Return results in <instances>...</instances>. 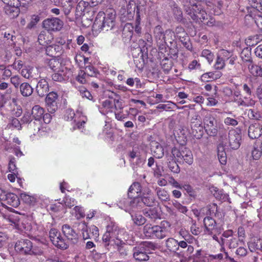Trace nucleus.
<instances>
[{
    "instance_id": "6",
    "label": "nucleus",
    "mask_w": 262,
    "mask_h": 262,
    "mask_svg": "<svg viewBox=\"0 0 262 262\" xmlns=\"http://www.w3.org/2000/svg\"><path fill=\"white\" fill-rule=\"evenodd\" d=\"M82 110V108L79 106L75 113L71 108L67 109L64 114V118L67 120H73L77 127L80 129L87 121L86 116L83 114Z\"/></svg>"
},
{
    "instance_id": "63",
    "label": "nucleus",
    "mask_w": 262,
    "mask_h": 262,
    "mask_svg": "<svg viewBox=\"0 0 262 262\" xmlns=\"http://www.w3.org/2000/svg\"><path fill=\"white\" fill-rule=\"evenodd\" d=\"M69 39V38L66 36H59L56 38L54 44L56 46H59L62 49V46Z\"/></svg>"
},
{
    "instance_id": "1",
    "label": "nucleus",
    "mask_w": 262,
    "mask_h": 262,
    "mask_svg": "<svg viewBox=\"0 0 262 262\" xmlns=\"http://www.w3.org/2000/svg\"><path fill=\"white\" fill-rule=\"evenodd\" d=\"M32 115L35 120V131L37 130L36 133L30 136L32 140L35 139L36 136L37 137L46 136L49 130V127L48 124L51 121V116L50 114L45 113L44 109L39 105H36L32 109Z\"/></svg>"
},
{
    "instance_id": "55",
    "label": "nucleus",
    "mask_w": 262,
    "mask_h": 262,
    "mask_svg": "<svg viewBox=\"0 0 262 262\" xmlns=\"http://www.w3.org/2000/svg\"><path fill=\"white\" fill-rule=\"evenodd\" d=\"M171 154L172 155V157L168 159L167 160L172 161L174 158L178 159V160L182 159L183 150L180 151L176 148H173L172 149Z\"/></svg>"
},
{
    "instance_id": "9",
    "label": "nucleus",
    "mask_w": 262,
    "mask_h": 262,
    "mask_svg": "<svg viewBox=\"0 0 262 262\" xmlns=\"http://www.w3.org/2000/svg\"><path fill=\"white\" fill-rule=\"evenodd\" d=\"M49 237L53 244L56 247L66 249L68 247V243L63 238L61 233L55 228H51L49 232Z\"/></svg>"
},
{
    "instance_id": "61",
    "label": "nucleus",
    "mask_w": 262,
    "mask_h": 262,
    "mask_svg": "<svg viewBox=\"0 0 262 262\" xmlns=\"http://www.w3.org/2000/svg\"><path fill=\"white\" fill-rule=\"evenodd\" d=\"M16 160L14 157H11L9 159V162L8 164V169L10 172L13 173H15L17 172V169L15 165Z\"/></svg>"
},
{
    "instance_id": "43",
    "label": "nucleus",
    "mask_w": 262,
    "mask_h": 262,
    "mask_svg": "<svg viewBox=\"0 0 262 262\" xmlns=\"http://www.w3.org/2000/svg\"><path fill=\"white\" fill-rule=\"evenodd\" d=\"M154 34L156 38L161 41L165 40V34L161 26H157L154 30Z\"/></svg>"
},
{
    "instance_id": "8",
    "label": "nucleus",
    "mask_w": 262,
    "mask_h": 262,
    "mask_svg": "<svg viewBox=\"0 0 262 262\" xmlns=\"http://www.w3.org/2000/svg\"><path fill=\"white\" fill-rule=\"evenodd\" d=\"M141 248L144 249L145 251H142L139 248H135L134 250V258L139 261H144L148 259V256L147 255L145 251L153 250L155 248V245L150 242L145 241L140 244Z\"/></svg>"
},
{
    "instance_id": "49",
    "label": "nucleus",
    "mask_w": 262,
    "mask_h": 262,
    "mask_svg": "<svg viewBox=\"0 0 262 262\" xmlns=\"http://www.w3.org/2000/svg\"><path fill=\"white\" fill-rule=\"evenodd\" d=\"M40 20V16L38 15L34 14L31 16L30 22L27 25L28 29L34 27Z\"/></svg>"
},
{
    "instance_id": "48",
    "label": "nucleus",
    "mask_w": 262,
    "mask_h": 262,
    "mask_svg": "<svg viewBox=\"0 0 262 262\" xmlns=\"http://www.w3.org/2000/svg\"><path fill=\"white\" fill-rule=\"evenodd\" d=\"M14 226L18 229L23 231L24 229L26 231H30L31 229L30 225L29 224L25 225L23 222L18 221L17 222H13Z\"/></svg>"
},
{
    "instance_id": "44",
    "label": "nucleus",
    "mask_w": 262,
    "mask_h": 262,
    "mask_svg": "<svg viewBox=\"0 0 262 262\" xmlns=\"http://www.w3.org/2000/svg\"><path fill=\"white\" fill-rule=\"evenodd\" d=\"M217 156L221 164L222 165L225 164L227 162V157L226 154L223 146H219L218 147Z\"/></svg>"
},
{
    "instance_id": "50",
    "label": "nucleus",
    "mask_w": 262,
    "mask_h": 262,
    "mask_svg": "<svg viewBox=\"0 0 262 262\" xmlns=\"http://www.w3.org/2000/svg\"><path fill=\"white\" fill-rule=\"evenodd\" d=\"M217 55L226 61L231 57L232 53L227 50L222 49L218 52Z\"/></svg>"
},
{
    "instance_id": "60",
    "label": "nucleus",
    "mask_w": 262,
    "mask_h": 262,
    "mask_svg": "<svg viewBox=\"0 0 262 262\" xmlns=\"http://www.w3.org/2000/svg\"><path fill=\"white\" fill-rule=\"evenodd\" d=\"M74 48V44L72 42V40L69 39L62 46L61 52H67L70 50H72Z\"/></svg>"
},
{
    "instance_id": "7",
    "label": "nucleus",
    "mask_w": 262,
    "mask_h": 262,
    "mask_svg": "<svg viewBox=\"0 0 262 262\" xmlns=\"http://www.w3.org/2000/svg\"><path fill=\"white\" fill-rule=\"evenodd\" d=\"M143 233L147 237L163 238L166 236V229L160 226L147 224L144 227Z\"/></svg>"
},
{
    "instance_id": "14",
    "label": "nucleus",
    "mask_w": 262,
    "mask_h": 262,
    "mask_svg": "<svg viewBox=\"0 0 262 262\" xmlns=\"http://www.w3.org/2000/svg\"><path fill=\"white\" fill-rule=\"evenodd\" d=\"M32 244L29 239H20L18 241L15 245L16 251L21 254H28L31 251Z\"/></svg>"
},
{
    "instance_id": "3",
    "label": "nucleus",
    "mask_w": 262,
    "mask_h": 262,
    "mask_svg": "<svg viewBox=\"0 0 262 262\" xmlns=\"http://www.w3.org/2000/svg\"><path fill=\"white\" fill-rule=\"evenodd\" d=\"M115 13L114 10L108 11L106 14L100 11L97 15L93 27L98 30L108 31L115 26Z\"/></svg>"
},
{
    "instance_id": "18",
    "label": "nucleus",
    "mask_w": 262,
    "mask_h": 262,
    "mask_svg": "<svg viewBox=\"0 0 262 262\" xmlns=\"http://www.w3.org/2000/svg\"><path fill=\"white\" fill-rule=\"evenodd\" d=\"M262 134V123H255L249 127L248 135L252 139L259 138Z\"/></svg>"
},
{
    "instance_id": "20",
    "label": "nucleus",
    "mask_w": 262,
    "mask_h": 262,
    "mask_svg": "<svg viewBox=\"0 0 262 262\" xmlns=\"http://www.w3.org/2000/svg\"><path fill=\"white\" fill-rule=\"evenodd\" d=\"M250 54L249 52L247 53V55H245V56L247 57L245 60L249 62L248 67L250 72L254 76L262 77V64L260 66L253 64L250 60Z\"/></svg>"
},
{
    "instance_id": "52",
    "label": "nucleus",
    "mask_w": 262,
    "mask_h": 262,
    "mask_svg": "<svg viewBox=\"0 0 262 262\" xmlns=\"http://www.w3.org/2000/svg\"><path fill=\"white\" fill-rule=\"evenodd\" d=\"M22 80L20 76L18 75H14L10 78V82L14 85L15 88L18 89L20 87Z\"/></svg>"
},
{
    "instance_id": "5",
    "label": "nucleus",
    "mask_w": 262,
    "mask_h": 262,
    "mask_svg": "<svg viewBox=\"0 0 262 262\" xmlns=\"http://www.w3.org/2000/svg\"><path fill=\"white\" fill-rule=\"evenodd\" d=\"M143 203L141 197H132L123 198L118 203V206L120 208L125 210L126 212H135L136 210L140 209Z\"/></svg>"
},
{
    "instance_id": "2",
    "label": "nucleus",
    "mask_w": 262,
    "mask_h": 262,
    "mask_svg": "<svg viewBox=\"0 0 262 262\" xmlns=\"http://www.w3.org/2000/svg\"><path fill=\"white\" fill-rule=\"evenodd\" d=\"M125 235L123 230L118 229L114 223H111L106 227V232L103 235L102 241L105 246L115 245L119 249L124 244V241L128 239Z\"/></svg>"
},
{
    "instance_id": "15",
    "label": "nucleus",
    "mask_w": 262,
    "mask_h": 262,
    "mask_svg": "<svg viewBox=\"0 0 262 262\" xmlns=\"http://www.w3.org/2000/svg\"><path fill=\"white\" fill-rule=\"evenodd\" d=\"M58 98V95L55 92H51L49 93L46 98V103L48 107V111L53 113L55 112L57 108V99Z\"/></svg>"
},
{
    "instance_id": "56",
    "label": "nucleus",
    "mask_w": 262,
    "mask_h": 262,
    "mask_svg": "<svg viewBox=\"0 0 262 262\" xmlns=\"http://www.w3.org/2000/svg\"><path fill=\"white\" fill-rule=\"evenodd\" d=\"M225 61L224 59L217 55V58L214 65V68L216 70H222L225 66Z\"/></svg>"
},
{
    "instance_id": "11",
    "label": "nucleus",
    "mask_w": 262,
    "mask_h": 262,
    "mask_svg": "<svg viewBox=\"0 0 262 262\" xmlns=\"http://www.w3.org/2000/svg\"><path fill=\"white\" fill-rule=\"evenodd\" d=\"M63 25V21L56 17L48 18L42 22L43 27L49 32L58 31L62 28Z\"/></svg>"
},
{
    "instance_id": "59",
    "label": "nucleus",
    "mask_w": 262,
    "mask_h": 262,
    "mask_svg": "<svg viewBox=\"0 0 262 262\" xmlns=\"http://www.w3.org/2000/svg\"><path fill=\"white\" fill-rule=\"evenodd\" d=\"M89 230L92 235L91 238L97 239L99 235L98 228L95 225H91L89 227Z\"/></svg>"
},
{
    "instance_id": "30",
    "label": "nucleus",
    "mask_w": 262,
    "mask_h": 262,
    "mask_svg": "<svg viewBox=\"0 0 262 262\" xmlns=\"http://www.w3.org/2000/svg\"><path fill=\"white\" fill-rule=\"evenodd\" d=\"M36 91L40 96H43L49 91L48 82L44 79L40 80L36 86Z\"/></svg>"
},
{
    "instance_id": "62",
    "label": "nucleus",
    "mask_w": 262,
    "mask_h": 262,
    "mask_svg": "<svg viewBox=\"0 0 262 262\" xmlns=\"http://www.w3.org/2000/svg\"><path fill=\"white\" fill-rule=\"evenodd\" d=\"M192 128V134L193 136L197 139L201 138L203 134V126L199 125L198 127V129H195L193 127Z\"/></svg>"
},
{
    "instance_id": "47",
    "label": "nucleus",
    "mask_w": 262,
    "mask_h": 262,
    "mask_svg": "<svg viewBox=\"0 0 262 262\" xmlns=\"http://www.w3.org/2000/svg\"><path fill=\"white\" fill-rule=\"evenodd\" d=\"M157 194L159 199L163 201H166L169 199V194L167 191L163 189L157 188Z\"/></svg>"
},
{
    "instance_id": "31",
    "label": "nucleus",
    "mask_w": 262,
    "mask_h": 262,
    "mask_svg": "<svg viewBox=\"0 0 262 262\" xmlns=\"http://www.w3.org/2000/svg\"><path fill=\"white\" fill-rule=\"evenodd\" d=\"M20 197L23 202L30 205H34L39 199L36 194L31 195L25 192L21 193Z\"/></svg>"
},
{
    "instance_id": "37",
    "label": "nucleus",
    "mask_w": 262,
    "mask_h": 262,
    "mask_svg": "<svg viewBox=\"0 0 262 262\" xmlns=\"http://www.w3.org/2000/svg\"><path fill=\"white\" fill-rule=\"evenodd\" d=\"M46 52L47 55L53 57L56 53H60L61 52V48L59 46H56L55 44L48 45L46 47Z\"/></svg>"
},
{
    "instance_id": "57",
    "label": "nucleus",
    "mask_w": 262,
    "mask_h": 262,
    "mask_svg": "<svg viewBox=\"0 0 262 262\" xmlns=\"http://www.w3.org/2000/svg\"><path fill=\"white\" fill-rule=\"evenodd\" d=\"M79 91L82 97H85L90 100H93V96L83 86L79 87Z\"/></svg>"
},
{
    "instance_id": "13",
    "label": "nucleus",
    "mask_w": 262,
    "mask_h": 262,
    "mask_svg": "<svg viewBox=\"0 0 262 262\" xmlns=\"http://www.w3.org/2000/svg\"><path fill=\"white\" fill-rule=\"evenodd\" d=\"M241 140V132L238 130L233 129L229 133V142L230 147L233 149L238 148Z\"/></svg>"
},
{
    "instance_id": "45",
    "label": "nucleus",
    "mask_w": 262,
    "mask_h": 262,
    "mask_svg": "<svg viewBox=\"0 0 262 262\" xmlns=\"http://www.w3.org/2000/svg\"><path fill=\"white\" fill-rule=\"evenodd\" d=\"M72 213L75 215L77 219L83 218L85 216L84 210L82 207L79 206H76L74 208Z\"/></svg>"
},
{
    "instance_id": "28",
    "label": "nucleus",
    "mask_w": 262,
    "mask_h": 262,
    "mask_svg": "<svg viewBox=\"0 0 262 262\" xmlns=\"http://www.w3.org/2000/svg\"><path fill=\"white\" fill-rule=\"evenodd\" d=\"M19 5H12L4 6V9L6 14L11 18L17 16L19 13Z\"/></svg>"
},
{
    "instance_id": "22",
    "label": "nucleus",
    "mask_w": 262,
    "mask_h": 262,
    "mask_svg": "<svg viewBox=\"0 0 262 262\" xmlns=\"http://www.w3.org/2000/svg\"><path fill=\"white\" fill-rule=\"evenodd\" d=\"M53 40V35L48 31H42L38 35V41L40 45L47 46Z\"/></svg>"
},
{
    "instance_id": "33",
    "label": "nucleus",
    "mask_w": 262,
    "mask_h": 262,
    "mask_svg": "<svg viewBox=\"0 0 262 262\" xmlns=\"http://www.w3.org/2000/svg\"><path fill=\"white\" fill-rule=\"evenodd\" d=\"M222 76L221 72H209L202 75L201 79L203 81H209L212 80H215L220 78Z\"/></svg>"
},
{
    "instance_id": "23",
    "label": "nucleus",
    "mask_w": 262,
    "mask_h": 262,
    "mask_svg": "<svg viewBox=\"0 0 262 262\" xmlns=\"http://www.w3.org/2000/svg\"><path fill=\"white\" fill-rule=\"evenodd\" d=\"M144 189L141 190V185L139 183L136 182L133 183L129 187L128 193V196L132 198V197H140L143 195Z\"/></svg>"
},
{
    "instance_id": "40",
    "label": "nucleus",
    "mask_w": 262,
    "mask_h": 262,
    "mask_svg": "<svg viewBox=\"0 0 262 262\" xmlns=\"http://www.w3.org/2000/svg\"><path fill=\"white\" fill-rule=\"evenodd\" d=\"M178 241L173 238H169L166 242L167 248L171 251H175L179 249Z\"/></svg>"
},
{
    "instance_id": "58",
    "label": "nucleus",
    "mask_w": 262,
    "mask_h": 262,
    "mask_svg": "<svg viewBox=\"0 0 262 262\" xmlns=\"http://www.w3.org/2000/svg\"><path fill=\"white\" fill-rule=\"evenodd\" d=\"M75 61L78 66H82L88 61V58H85L81 54H77L75 57Z\"/></svg>"
},
{
    "instance_id": "42",
    "label": "nucleus",
    "mask_w": 262,
    "mask_h": 262,
    "mask_svg": "<svg viewBox=\"0 0 262 262\" xmlns=\"http://www.w3.org/2000/svg\"><path fill=\"white\" fill-rule=\"evenodd\" d=\"M261 40L262 36L256 35L249 36L248 38L246 39V43L248 46H254Z\"/></svg>"
},
{
    "instance_id": "21",
    "label": "nucleus",
    "mask_w": 262,
    "mask_h": 262,
    "mask_svg": "<svg viewBox=\"0 0 262 262\" xmlns=\"http://www.w3.org/2000/svg\"><path fill=\"white\" fill-rule=\"evenodd\" d=\"M49 66L54 72L61 70L62 68L68 67L67 62L61 58H52L49 61Z\"/></svg>"
},
{
    "instance_id": "46",
    "label": "nucleus",
    "mask_w": 262,
    "mask_h": 262,
    "mask_svg": "<svg viewBox=\"0 0 262 262\" xmlns=\"http://www.w3.org/2000/svg\"><path fill=\"white\" fill-rule=\"evenodd\" d=\"M201 56L205 58L209 64L212 63L214 57L213 53L207 49H205L202 51Z\"/></svg>"
},
{
    "instance_id": "4",
    "label": "nucleus",
    "mask_w": 262,
    "mask_h": 262,
    "mask_svg": "<svg viewBox=\"0 0 262 262\" xmlns=\"http://www.w3.org/2000/svg\"><path fill=\"white\" fill-rule=\"evenodd\" d=\"M185 10L188 15L195 21L199 19L203 21L207 19V15L206 12L200 4L194 3L193 0H191L187 5H185Z\"/></svg>"
},
{
    "instance_id": "12",
    "label": "nucleus",
    "mask_w": 262,
    "mask_h": 262,
    "mask_svg": "<svg viewBox=\"0 0 262 262\" xmlns=\"http://www.w3.org/2000/svg\"><path fill=\"white\" fill-rule=\"evenodd\" d=\"M72 75V71L68 67H63L61 70L55 71L52 77L53 80L61 82L69 79Z\"/></svg>"
},
{
    "instance_id": "16",
    "label": "nucleus",
    "mask_w": 262,
    "mask_h": 262,
    "mask_svg": "<svg viewBox=\"0 0 262 262\" xmlns=\"http://www.w3.org/2000/svg\"><path fill=\"white\" fill-rule=\"evenodd\" d=\"M62 230L67 240L73 244L77 243L78 235L69 225L67 224L63 225Z\"/></svg>"
},
{
    "instance_id": "35",
    "label": "nucleus",
    "mask_w": 262,
    "mask_h": 262,
    "mask_svg": "<svg viewBox=\"0 0 262 262\" xmlns=\"http://www.w3.org/2000/svg\"><path fill=\"white\" fill-rule=\"evenodd\" d=\"M20 92L24 97H29L32 95L33 89L27 82L22 83L19 87Z\"/></svg>"
},
{
    "instance_id": "51",
    "label": "nucleus",
    "mask_w": 262,
    "mask_h": 262,
    "mask_svg": "<svg viewBox=\"0 0 262 262\" xmlns=\"http://www.w3.org/2000/svg\"><path fill=\"white\" fill-rule=\"evenodd\" d=\"M209 190L216 199L219 200L222 199L223 191L222 190H220L218 188L214 186H211Z\"/></svg>"
},
{
    "instance_id": "19",
    "label": "nucleus",
    "mask_w": 262,
    "mask_h": 262,
    "mask_svg": "<svg viewBox=\"0 0 262 262\" xmlns=\"http://www.w3.org/2000/svg\"><path fill=\"white\" fill-rule=\"evenodd\" d=\"M105 92L111 93V94H108L109 98H113L115 97L113 105L115 109L117 110H122L124 106V102L123 99H121V96L110 89L106 90Z\"/></svg>"
},
{
    "instance_id": "27",
    "label": "nucleus",
    "mask_w": 262,
    "mask_h": 262,
    "mask_svg": "<svg viewBox=\"0 0 262 262\" xmlns=\"http://www.w3.org/2000/svg\"><path fill=\"white\" fill-rule=\"evenodd\" d=\"M204 224L206 228V231L209 234H213L215 232L216 223L215 221L210 217H206L204 219Z\"/></svg>"
},
{
    "instance_id": "26",
    "label": "nucleus",
    "mask_w": 262,
    "mask_h": 262,
    "mask_svg": "<svg viewBox=\"0 0 262 262\" xmlns=\"http://www.w3.org/2000/svg\"><path fill=\"white\" fill-rule=\"evenodd\" d=\"M141 200L143 204L146 205L147 206H151L154 203V198L151 196V191L149 188H146L144 189L143 195L141 197Z\"/></svg>"
},
{
    "instance_id": "29",
    "label": "nucleus",
    "mask_w": 262,
    "mask_h": 262,
    "mask_svg": "<svg viewBox=\"0 0 262 262\" xmlns=\"http://www.w3.org/2000/svg\"><path fill=\"white\" fill-rule=\"evenodd\" d=\"M113 108L114 105L112 102L108 99L103 101L99 107L100 112L103 115L113 112Z\"/></svg>"
},
{
    "instance_id": "41",
    "label": "nucleus",
    "mask_w": 262,
    "mask_h": 262,
    "mask_svg": "<svg viewBox=\"0 0 262 262\" xmlns=\"http://www.w3.org/2000/svg\"><path fill=\"white\" fill-rule=\"evenodd\" d=\"M144 214L151 219H156L159 217L157 209L155 207L147 208L144 210Z\"/></svg>"
},
{
    "instance_id": "32",
    "label": "nucleus",
    "mask_w": 262,
    "mask_h": 262,
    "mask_svg": "<svg viewBox=\"0 0 262 262\" xmlns=\"http://www.w3.org/2000/svg\"><path fill=\"white\" fill-rule=\"evenodd\" d=\"M132 220L134 224L137 226L143 225L146 222V220L142 215L138 212H130Z\"/></svg>"
},
{
    "instance_id": "10",
    "label": "nucleus",
    "mask_w": 262,
    "mask_h": 262,
    "mask_svg": "<svg viewBox=\"0 0 262 262\" xmlns=\"http://www.w3.org/2000/svg\"><path fill=\"white\" fill-rule=\"evenodd\" d=\"M204 128L207 134L210 136H215L222 125L219 124L215 118L210 115L204 119Z\"/></svg>"
},
{
    "instance_id": "53",
    "label": "nucleus",
    "mask_w": 262,
    "mask_h": 262,
    "mask_svg": "<svg viewBox=\"0 0 262 262\" xmlns=\"http://www.w3.org/2000/svg\"><path fill=\"white\" fill-rule=\"evenodd\" d=\"M238 105H244L246 106H253L255 104V101L252 98H248L245 97L244 100L237 101Z\"/></svg>"
},
{
    "instance_id": "34",
    "label": "nucleus",
    "mask_w": 262,
    "mask_h": 262,
    "mask_svg": "<svg viewBox=\"0 0 262 262\" xmlns=\"http://www.w3.org/2000/svg\"><path fill=\"white\" fill-rule=\"evenodd\" d=\"M6 194L5 192L0 188V213L5 216L7 215L6 212L8 210H10V211H12L11 208L7 206L3 202H1L4 201Z\"/></svg>"
},
{
    "instance_id": "38",
    "label": "nucleus",
    "mask_w": 262,
    "mask_h": 262,
    "mask_svg": "<svg viewBox=\"0 0 262 262\" xmlns=\"http://www.w3.org/2000/svg\"><path fill=\"white\" fill-rule=\"evenodd\" d=\"M182 159L189 165H191L193 163V158L192 154L191 151L187 148L185 147L183 149Z\"/></svg>"
},
{
    "instance_id": "39",
    "label": "nucleus",
    "mask_w": 262,
    "mask_h": 262,
    "mask_svg": "<svg viewBox=\"0 0 262 262\" xmlns=\"http://www.w3.org/2000/svg\"><path fill=\"white\" fill-rule=\"evenodd\" d=\"M79 0H62L61 4L64 9V13L68 14L74 3L78 2Z\"/></svg>"
},
{
    "instance_id": "17",
    "label": "nucleus",
    "mask_w": 262,
    "mask_h": 262,
    "mask_svg": "<svg viewBox=\"0 0 262 262\" xmlns=\"http://www.w3.org/2000/svg\"><path fill=\"white\" fill-rule=\"evenodd\" d=\"M21 75L26 78L37 79L39 77V71L37 68L27 66H25L21 71Z\"/></svg>"
},
{
    "instance_id": "24",
    "label": "nucleus",
    "mask_w": 262,
    "mask_h": 262,
    "mask_svg": "<svg viewBox=\"0 0 262 262\" xmlns=\"http://www.w3.org/2000/svg\"><path fill=\"white\" fill-rule=\"evenodd\" d=\"M5 205L7 204L13 207H17L20 203L18 197L13 193H7L3 202Z\"/></svg>"
},
{
    "instance_id": "54",
    "label": "nucleus",
    "mask_w": 262,
    "mask_h": 262,
    "mask_svg": "<svg viewBox=\"0 0 262 262\" xmlns=\"http://www.w3.org/2000/svg\"><path fill=\"white\" fill-rule=\"evenodd\" d=\"M176 106V104L171 101H168L166 104H160L158 105L157 108L168 111L173 109Z\"/></svg>"
},
{
    "instance_id": "25",
    "label": "nucleus",
    "mask_w": 262,
    "mask_h": 262,
    "mask_svg": "<svg viewBox=\"0 0 262 262\" xmlns=\"http://www.w3.org/2000/svg\"><path fill=\"white\" fill-rule=\"evenodd\" d=\"M151 151L154 156L157 158H161L164 156L163 147L157 142H151Z\"/></svg>"
},
{
    "instance_id": "36",
    "label": "nucleus",
    "mask_w": 262,
    "mask_h": 262,
    "mask_svg": "<svg viewBox=\"0 0 262 262\" xmlns=\"http://www.w3.org/2000/svg\"><path fill=\"white\" fill-rule=\"evenodd\" d=\"M249 248L251 252L259 249L262 250V240L253 238L249 242Z\"/></svg>"
},
{
    "instance_id": "64",
    "label": "nucleus",
    "mask_w": 262,
    "mask_h": 262,
    "mask_svg": "<svg viewBox=\"0 0 262 262\" xmlns=\"http://www.w3.org/2000/svg\"><path fill=\"white\" fill-rule=\"evenodd\" d=\"M201 64L196 60H193L189 63L188 64V69L190 70H194L197 69H200Z\"/></svg>"
}]
</instances>
